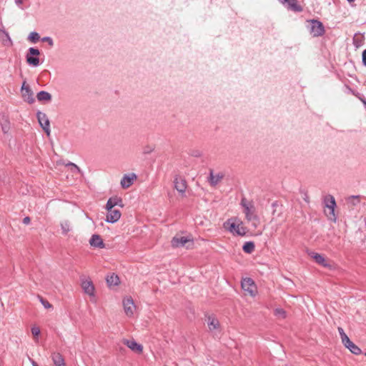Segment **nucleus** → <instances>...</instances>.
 <instances>
[{
  "label": "nucleus",
  "instance_id": "20",
  "mask_svg": "<svg viewBox=\"0 0 366 366\" xmlns=\"http://www.w3.org/2000/svg\"><path fill=\"white\" fill-rule=\"evenodd\" d=\"M106 280L109 287L117 286L119 284V278L114 273L107 275Z\"/></svg>",
  "mask_w": 366,
  "mask_h": 366
},
{
  "label": "nucleus",
  "instance_id": "28",
  "mask_svg": "<svg viewBox=\"0 0 366 366\" xmlns=\"http://www.w3.org/2000/svg\"><path fill=\"white\" fill-rule=\"evenodd\" d=\"M61 232H62V234L66 235L67 234L70 230H71V227H70V223L69 222L65 220V221H63L61 222Z\"/></svg>",
  "mask_w": 366,
  "mask_h": 366
},
{
  "label": "nucleus",
  "instance_id": "15",
  "mask_svg": "<svg viewBox=\"0 0 366 366\" xmlns=\"http://www.w3.org/2000/svg\"><path fill=\"white\" fill-rule=\"evenodd\" d=\"M51 358L55 366H66L64 358L59 352H52Z\"/></svg>",
  "mask_w": 366,
  "mask_h": 366
},
{
  "label": "nucleus",
  "instance_id": "31",
  "mask_svg": "<svg viewBox=\"0 0 366 366\" xmlns=\"http://www.w3.org/2000/svg\"><path fill=\"white\" fill-rule=\"evenodd\" d=\"M40 39L39 34L36 31H32L28 36V40L32 43H36Z\"/></svg>",
  "mask_w": 366,
  "mask_h": 366
},
{
  "label": "nucleus",
  "instance_id": "10",
  "mask_svg": "<svg viewBox=\"0 0 366 366\" xmlns=\"http://www.w3.org/2000/svg\"><path fill=\"white\" fill-rule=\"evenodd\" d=\"M36 117L38 119V121L42 127V129L46 132L47 135H49L50 134V124L49 120L47 118L46 114L38 112L36 114Z\"/></svg>",
  "mask_w": 366,
  "mask_h": 366
},
{
  "label": "nucleus",
  "instance_id": "42",
  "mask_svg": "<svg viewBox=\"0 0 366 366\" xmlns=\"http://www.w3.org/2000/svg\"><path fill=\"white\" fill-rule=\"evenodd\" d=\"M24 0H15V4L21 7V5L22 4Z\"/></svg>",
  "mask_w": 366,
  "mask_h": 366
},
{
  "label": "nucleus",
  "instance_id": "1",
  "mask_svg": "<svg viewBox=\"0 0 366 366\" xmlns=\"http://www.w3.org/2000/svg\"><path fill=\"white\" fill-rule=\"evenodd\" d=\"M241 206L243 208V212L247 222H252L254 227H257L259 224V217L256 212V208L254 203L248 201L245 197L241 199Z\"/></svg>",
  "mask_w": 366,
  "mask_h": 366
},
{
  "label": "nucleus",
  "instance_id": "16",
  "mask_svg": "<svg viewBox=\"0 0 366 366\" xmlns=\"http://www.w3.org/2000/svg\"><path fill=\"white\" fill-rule=\"evenodd\" d=\"M89 244L92 247L97 248H104L105 246L102 237L99 234H93L89 240Z\"/></svg>",
  "mask_w": 366,
  "mask_h": 366
},
{
  "label": "nucleus",
  "instance_id": "14",
  "mask_svg": "<svg viewBox=\"0 0 366 366\" xmlns=\"http://www.w3.org/2000/svg\"><path fill=\"white\" fill-rule=\"evenodd\" d=\"M136 178H137V176L134 173L129 174H125L121 180V186L124 189H127V188L129 187L132 184L134 180Z\"/></svg>",
  "mask_w": 366,
  "mask_h": 366
},
{
  "label": "nucleus",
  "instance_id": "19",
  "mask_svg": "<svg viewBox=\"0 0 366 366\" xmlns=\"http://www.w3.org/2000/svg\"><path fill=\"white\" fill-rule=\"evenodd\" d=\"M224 175L222 173L214 174L213 172L211 171L209 174V182L211 185L215 186L221 181Z\"/></svg>",
  "mask_w": 366,
  "mask_h": 366
},
{
  "label": "nucleus",
  "instance_id": "47",
  "mask_svg": "<svg viewBox=\"0 0 366 366\" xmlns=\"http://www.w3.org/2000/svg\"><path fill=\"white\" fill-rule=\"evenodd\" d=\"M348 2H353L355 1V0H347Z\"/></svg>",
  "mask_w": 366,
  "mask_h": 366
},
{
  "label": "nucleus",
  "instance_id": "17",
  "mask_svg": "<svg viewBox=\"0 0 366 366\" xmlns=\"http://www.w3.org/2000/svg\"><path fill=\"white\" fill-rule=\"evenodd\" d=\"M174 188L182 194H184L187 189L186 181L183 179H175Z\"/></svg>",
  "mask_w": 366,
  "mask_h": 366
},
{
  "label": "nucleus",
  "instance_id": "27",
  "mask_svg": "<svg viewBox=\"0 0 366 366\" xmlns=\"http://www.w3.org/2000/svg\"><path fill=\"white\" fill-rule=\"evenodd\" d=\"M346 347L350 350V351L355 355H360L362 352L361 349L357 347L355 344L351 342L350 344L347 345Z\"/></svg>",
  "mask_w": 366,
  "mask_h": 366
},
{
  "label": "nucleus",
  "instance_id": "41",
  "mask_svg": "<svg viewBox=\"0 0 366 366\" xmlns=\"http://www.w3.org/2000/svg\"><path fill=\"white\" fill-rule=\"evenodd\" d=\"M23 223L25 224H28L30 223V218L29 217H26L23 219Z\"/></svg>",
  "mask_w": 366,
  "mask_h": 366
},
{
  "label": "nucleus",
  "instance_id": "45",
  "mask_svg": "<svg viewBox=\"0 0 366 366\" xmlns=\"http://www.w3.org/2000/svg\"><path fill=\"white\" fill-rule=\"evenodd\" d=\"M143 347L142 345L139 344V353H140L142 351Z\"/></svg>",
  "mask_w": 366,
  "mask_h": 366
},
{
  "label": "nucleus",
  "instance_id": "30",
  "mask_svg": "<svg viewBox=\"0 0 366 366\" xmlns=\"http://www.w3.org/2000/svg\"><path fill=\"white\" fill-rule=\"evenodd\" d=\"M66 166L69 167L71 169V172L74 174L81 173V169L79 167L72 162L67 163Z\"/></svg>",
  "mask_w": 366,
  "mask_h": 366
},
{
  "label": "nucleus",
  "instance_id": "38",
  "mask_svg": "<svg viewBox=\"0 0 366 366\" xmlns=\"http://www.w3.org/2000/svg\"><path fill=\"white\" fill-rule=\"evenodd\" d=\"M349 201L353 204L355 205L357 203H358L359 198L357 196H352L349 198Z\"/></svg>",
  "mask_w": 366,
  "mask_h": 366
},
{
  "label": "nucleus",
  "instance_id": "5",
  "mask_svg": "<svg viewBox=\"0 0 366 366\" xmlns=\"http://www.w3.org/2000/svg\"><path fill=\"white\" fill-rule=\"evenodd\" d=\"M40 54L38 49L31 47L28 50L26 56V62L32 66H38L40 64L39 59L37 57Z\"/></svg>",
  "mask_w": 366,
  "mask_h": 366
},
{
  "label": "nucleus",
  "instance_id": "48",
  "mask_svg": "<svg viewBox=\"0 0 366 366\" xmlns=\"http://www.w3.org/2000/svg\"><path fill=\"white\" fill-rule=\"evenodd\" d=\"M365 355H366V352H365Z\"/></svg>",
  "mask_w": 366,
  "mask_h": 366
},
{
  "label": "nucleus",
  "instance_id": "21",
  "mask_svg": "<svg viewBox=\"0 0 366 366\" xmlns=\"http://www.w3.org/2000/svg\"><path fill=\"white\" fill-rule=\"evenodd\" d=\"M36 98L39 102H50L51 99V95L45 91H41L36 94Z\"/></svg>",
  "mask_w": 366,
  "mask_h": 366
},
{
  "label": "nucleus",
  "instance_id": "2",
  "mask_svg": "<svg viewBox=\"0 0 366 366\" xmlns=\"http://www.w3.org/2000/svg\"><path fill=\"white\" fill-rule=\"evenodd\" d=\"M224 227L233 234L244 236L247 233V228L243 226L242 221L235 222L232 219H228L224 223Z\"/></svg>",
  "mask_w": 366,
  "mask_h": 366
},
{
  "label": "nucleus",
  "instance_id": "43",
  "mask_svg": "<svg viewBox=\"0 0 366 366\" xmlns=\"http://www.w3.org/2000/svg\"><path fill=\"white\" fill-rule=\"evenodd\" d=\"M192 155L197 157H200L201 154L199 152L197 151L194 154H192Z\"/></svg>",
  "mask_w": 366,
  "mask_h": 366
},
{
  "label": "nucleus",
  "instance_id": "22",
  "mask_svg": "<svg viewBox=\"0 0 366 366\" xmlns=\"http://www.w3.org/2000/svg\"><path fill=\"white\" fill-rule=\"evenodd\" d=\"M122 200L118 197H112L109 198L106 204L107 209H112L117 205L120 204Z\"/></svg>",
  "mask_w": 366,
  "mask_h": 366
},
{
  "label": "nucleus",
  "instance_id": "8",
  "mask_svg": "<svg viewBox=\"0 0 366 366\" xmlns=\"http://www.w3.org/2000/svg\"><path fill=\"white\" fill-rule=\"evenodd\" d=\"M310 33L313 36H320L325 34L324 26L322 22L318 20H310Z\"/></svg>",
  "mask_w": 366,
  "mask_h": 366
},
{
  "label": "nucleus",
  "instance_id": "7",
  "mask_svg": "<svg viewBox=\"0 0 366 366\" xmlns=\"http://www.w3.org/2000/svg\"><path fill=\"white\" fill-rule=\"evenodd\" d=\"M21 97L24 102L29 104H33L35 102L34 93L30 86L24 81L21 88Z\"/></svg>",
  "mask_w": 366,
  "mask_h": 366
},
{
  "label": "nucleus",
  "instance_id": "32",
  "mask_svg": "<svg viewBox=\"0 0 366 366\" xmlns=\"http://www.w3.org/2000/svg\"><path fill=\"white\" fill-rule=\"evenodd\" d=\"M31 331L32 335L34 337L35 341L38 342V337L41 332L40 329L36 326H34L31 327Z\"/></svg>",
  "mask_w": 366,
  "mask_h": 366
},
{
  "label": "nucleus",
  "instance_id": "39",
  "mask_svg": "<svg viewBox=\"0 0 366 366\" xmlns=\"http://www.w3.org/2000/svg\"><path fill=\"white\" fill-rule=\"evenodd\" d=\"M362 60L363 65L366 66V49L362 51Z\"/></svg>",
  "mask_w": 366,
  "mask_h": 366
},
{
  "label": "nucleus",
  "instance_id": "24",
  "mask_svg": "<svg viewBox=\"0 0 366 366\" xmlns=\"http://www.w3.org/2000/svg\"><path fill=\"white\" fill-rule=\"evenodd\" d=\"M286 4H287V8L295 11H301L302 10V7L297 4V0H288Z\"/></svg>",
  "mask_w": 366,
  "mask_h": 366
},
{
  "label": "nucleus",
  "instance_id": "6",
  "mask_svg": "<svg viewBox=\"0 0 366 366\" xmlns=\"http://www.w3.org/2000/svg\"><path fill=\"white\" fill-rule=\"evenodd\" d=\"M241 286L242 290L252 297L255 296L257 293V287L254 282L251 278H244L242 280Z\"/></svg>",
  "mask_w": 366,
  "mask_h": 366
},
{
  "label": "nucleus",
  "instance_id": "34",
  "mask_svg": "<svg viewBox=\"0 0 366 366\" xmlns=\"http://www.w3.org/2000/svg\"><path fill=\"white\" fill-rule=\"evenodd\" d=\"M39 300H40V302L42 304V305L46 309H50L52 307V305L47 300H44V298H42L41 297H39Z\"/></svg>",
  "mask_w": 366,
  "mask_h": 366
},
{
  "label": "nucleus",
  "instance_id": "37",
  "mask_svg": "<svg viewBox=\"0 0 366 366\" xmlns=\"http://www.w3.org/2000/svg\"><path fill=\"white\" fill-rule=\"evenodd\" d=\"M342 344L346 347L347 345L350 344L352 341L350 340L347 335L341 337Z\"/></svg>",
  "mask_w": 366,
  "mask_h": 366
},
{
  "label": "nucleus",
  "instance_id": "3",
  "mask_svg": "<svg viewBox=\"0 0 366 366\" xmlns=\"http://www.w3.org/2000/svg\"><path fill=\"white\" fill-rule=\"evenodd\" d=\"M80 281L84 292L90 297L91 301L96 302L95 287L91 279L86 276H81Z\"/></svg>",
  "mask_w": 366,
  "mask_h": 366
},
{
  "label": "nucleus",
  "instance_id": "25",
  "mask_svg": "<svg viewBox=\"0 0 366 366\" xmlns=\"http://www.w3.org/2000/svg\"><path fill=\"white\" fill-rule=\"evenodd\" d=\"M122 342L134 352L137 351V342L134 340L123 339Z\"/></svg>",
  "mask_w": 366,
  "mask_h": 366
},
{
  "label": "nucleus",
  "instance_id": "18",
  "mask_svg": "<svg viewBox=\"0 0 366 366\" xmlns=\"http://www.w3.org/2000/svg\"><path fill=\"white\" fill-rule=\"evenodd\" d=\"M207 325L210 331L217 330L219 327V320L214 316L207 317Z\"/></svg>",
  "mask_w": 366,
  "mask_h": 366
},
{
  "label": "nucleus",
  "instance_id": "35",
  "mask_svg": "<svg viewBox=\"0 0 366 366\" xmlns=\"http://www.w3.org/2000/svg\"><path fill=\"white\" fill-rule=\"evenodd\" d=\"M154 149V147L153 145L147 146L143 149V154H150L152 152H153Z\"/></svg>",
  "mask_w": 366,
  "mask_h": 366
},
{
  "label": "nucleus",
  "instance_id": "44",
  "mask_svg": "<svg viewBox=\"0 0 366 366\" xmlns=\"http://www.w3.org/2000/svg\"><path fill=\"white\" fill-rule=\"evenodd\" d=\"M32 366H39L38 364L33 360H31Z\"/></svg>",
  "mask_w": 366,
  "mask_h": 366
},
{
  "label": "nucleus",
  "instance_id": "46",
  "mask_svg": "<svg viewBox=\"0 0 366 366\" xmlns=\"http://www.w3.org/2000/svg\"><path fill=\"white\" fill-rule=\"evenodd\" d=\"M281 4H285L288 0H278Z\"/></svg>",
  "mask_w": 366,
  "mask_h": 366
},
{
  "label": "nucleus",
  "instance_id": "12",
  "mask_svg": "<svg viewBox=\"0 0 366 366\" xmlns=\"http://www.w3.org/2000/svg\"><path fill=\"white\" fill-rule=\"evenodd\" d=\"M107 215L106 218V221L109 223L117 222L121 217V212L119 209H107Z\"/></svg>",
  "mask_w": 366,
  "mask_h": 366
},
{
  "label": "nucleus",
  "instance_id": "23",
  "mask_svg": "<svg viewBox=\"0 0 366 366\" xmlns=\"http://www.w3.org/2000/svg\"><path fill=\"white\" fill-rule=\"evenodd\" d=\"M1 127L3 133L6 134L9 132L11 128V124L8 117H3L2 121L1 122Z\"/></svg>",
  "mask_w": 366,
  "mask_h": 366
},
{
  "label": "nucleus",
  "instance_id": "33",
  "mask_svg": "<svg viewBox=\"0 0 366 366\" xmlns=\"http://www.w3.org/2000/svg\"><path fill=\"white\" fill-rule=\"evenodd\" d=\"M274 314H275V315L281 317L282 318H285L286 317V312L282 308H277L274 310Z\"/></svg>",
  "mask_w": 366,
  "mask_h": 366
},
{
  "label": "nucleus",
  "instance_id": "4",
  "mask_svg": "<svg viewBox=\"0 0 366 366\" xmlns=\"http://www.w3.org/2000/svg\"><path fill=\"white\" fill-rule=\"evenodd\" d=\"M325 207L328 209H325V213L328 219L334 222L337 220V217L335 213V208L336 207V202L333 196L328 194L324 199Z\"/></svg>",
  "mask_w": 366,
  "mask_h": 366
},
{
  "label": "nucleus",
  "instance_id": "9",
  "mask_svg": "<svg viewBox=\"0 0 366 366\" xmlns=\"http://www.w3.org/2000/svg\"><path fill=\"white\" fill-rule=\"evenodd\" d=\"M188 242L192 243V239L189 237L176 235L172 238L171 241V244L174 248H179L184 247L186 244Z\"/></svg>",
  "mask_w": 366,
  "mask_h": 366
},
{
  "label": "nucleus",
  "instance_id": "13",
  "mask_svg": "<svg viewBox=\"0 0 366 366\" xmlns=\"http://www.w3.org/2000/svg\"><path fill=\"white\" fill-rule=\"evenodd\" d=\"M124 312L127 316H132L136 310V306L131 298H127L123 302Z\"/></svg>",
  "mask_w": 366,
  "mask_h": 366
},
{
  "label": "nucleus",
  "instance_id": "29",
  "mask_svg": "<svg viewBox=\"0 0 366 366\" xmlns=\"http://www.w3.org/2000/svg\"><path fill=\"white\" fill-rule=\"evenodd\" d=\"M0 34H2L4 36V39H3L4 44L5 46H11L13 43L9 33L4 30H0Z\"/></svg>",
  "mask_w": 366,
  "mask_h": 366
},
{
  "label": "nucleus",
  "instance_id": "26",
  "mask_svg": "<svg viewBox=\"0 0 366 366\" xmlns=\"http://www.w3.org/2000/svg\"><path fill=\"white\" fill-rule=\"evenodd\" d=\"M254 243L253 242H247L242 247V249L247 254H251L254 250Z\"/></svg>",
  "mask_w": 366,
  "mask_h": 366
},
{
  "label": "nucleus",
  "instance_id": "40",
  "mask_svg": "<svg viewBox=\"0 0 366 366\" xmlns=\"http://www.w3.org/2000/svg\"><path fill=\"white\" fill-rule=\"evenodd\" d=\"M337 330H338L339 334L340 335V337H342L346 335L344 330L342 327H339Z\"/></svg>",
  "mask_w": 366,
  "mask_h": 366
},
{
  "label": "nucleus",
  "instance_id": "36",
  "mask_svg": "<svg viewBox=\"0 0 366 366\" xmlns=\"http://www.w3.org/2000/svg\"><path fill=\"white\" fill-rule=\"evenodd\" d=\"M41 41L43 42H46L50 46H52L54 45L53 39L49 36H44L41 39Z\"/></svg>",
  "mask_w": 366,
  "mask_h": 366
},
{
  "label": "nucleus",
  "instance_id": "11",
  "mask_svg": "<svg viewBox=\"0 0 366 366\" xmlns=\"http://www.w3.org/2000/svg\"><path fill=\"white\" fill-rule=\"evenodd\" d=\"M309 255L318 264L326 267L330 268L331 267V264L328 263L327 260L325 259V257L317 252H310Z\"/></svg>",
  "mask_w": 366,
  "mask_h": 366
}]
</instances>
